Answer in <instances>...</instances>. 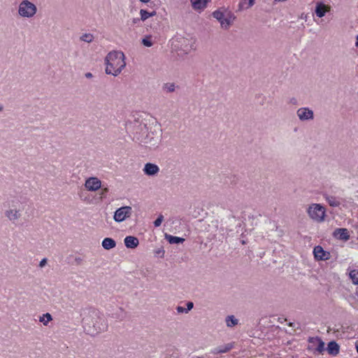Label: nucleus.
Segmentation results:
<instances>
[{
    "mask_svg": "<svg viewBox=\"0 0 358 358\" xmlns=\"http://www.w3.org/2000/svg\"><path fill=\"white\" fill-rule=\"evenodd\" d=\"M124 55L120 51H113L106 57V73L113 76H117L125 67Z\"/></svg>",
    "mask_w": 358,
    "mask_h": 358,
    "instance_id": "f257e3e1",
    "label": "nucleus"
},
{
    "mask_svg": "<svg viewBox=\"0 0 358 358\" xmlns=\"http://www.w3.org/2000/svg\"><path fill=\"white\" fill-rule=\"evenodd\" d=\"M108 192L106 187L101 185L99 179L91 177V201L98 202L105 197Z\"/></svg>",
    "mask_w": 358,
    "mask_h": 358,
    "instance_id": "f03ea898",
    "label": "nucleus"
},
{
    "mask_svg": "<svg viewBox=\"0 0 358 358\" xmlns=\"http://www.w3.org/2000/svg\"><path fill=\"white\" fill-rule=\"evenodd\" d=\"M36 12V6L29 0H23L19 4L18 14L22 17L31 18Z\"/></svg>",
    "mask_w": 358,
    "mask_h": 358,
    "instance_id": "7ed1b4c3",
    "label": "nucleus"
},
{
    "mask_svg": "<svg viewBox=\"0 0 358 358\" xmlns=\"http://www.w3.org/2000/svg\"><path fill=\"white\" fill-rule=\"evenodd\" d=\"M213 16L220 22L221 27L224 29L229 28L235 18L231 13H223L220 10L214 11Z\"/></svg>",
    "mask_w": 358,
    "mask_h": 358,
    "instance_id": "20e7f679",
    "label": "nucleus"
},
{
    "mask_svg": "<svg viewBox=\"0 0 358 358\" xmlns=\"http://www.w3.org/2000/svg\"><path fill=\"white\" fill-rule=\"evenodd\" d=\"M308 350L314 355H322L324 351V343L319 337H310L308 339Z\"/></svg>",
    "mask_w": 358,
    "mask_h": 358,
    "instance_id": "39448f33",
    "label": "nucleus"
},
{
    "mask_svg": "<svg viewBox=\"0 0 358 358\" xmlns=\"http://www.w3.org/2000/svg\"><path fill=\"white\" fill-rule=\"evenodd\" d=\"M93 328L94 333L97 334L101 331H103L106 327L107 324L105 320V318L103 315H101L98 310H93Z\"/></svg>",
    "mask_w": 358,
    "mask_h": 358,
    "instance_id": "423d86ee",
    "label": "nucleus"
},
{
    "mask_svg": "<svg viewBox=\"0 0 358 358\" xmlns=\"http://www.w3.org/2000/svg\"><path fill=\"white\" fill-rule=\"evenodd\" d=\"M309 216L314 220L322 222L325 215V209L320 204H313L308 210Z\"/></svg>",
    "mask_w": 358,
    "mask_h": 358,
    "instance_id": "0eeeda50",
    "label": "nucleus"
},
{
    "mask_svg": "<svg viewBox=\"0 0 358 358\" xmlns=\"http://www.w3.org/2000/svg\"><path fill=\"white\" fill-rule=\"evenodd\" d=\"M131 211L130 206L121 207L115 212L114 220L116 222H122L131 215Z\"/></svg>",
    "mask_w": 358,
    "mask_h": 358,
    "instance_id": "6e6552de",
    "label": "nucleus"
},
{
    "mask_svg": "<svg viewBox=\"0 0 358 358\" xmlns=\"http://www.w3.org/2000/svg\"><path fill=\"white\" fill-rule=\"evenodd\" d=\"M234 348V342L229 343L223 345H220L210 350L213 355H219L222 353H227Z\"/></svg>",
    "mask_w": 358,
    "mask_h": 358,
    "instance_id": "1a4fd4ad",
    "label": "nucleus"
},
{
    "mask_svg": "<svg viewBox=\"0 0 358 358\" xmlns=\"http://www.w3.org/2000/svg\"><path fill=\"white\" fill-rule=\"evenodd\" d=\"M313 253L315 258L317 260H326L329 259V253L324 251L320 245L314 248Z\"/></svg>",
    "mask_w": 358,
    "mask_h": 358,
    "instance_id": "9d476101",
    "label": "nucleus"
},
{
    "mask_svg": "<svg viewBox=\"0 0 358 358\" xmlns=\"http://www.w3.org/2000/svg\"><path fill=\"white\" fill-rule=\"evenodd\" d=\"M90 178L85 179V187L81 188L79 192L80 198L86 201L87 203L89 202L88 197L90 196Z\"/></svg>",
    "mask_w": 358,
    "mask_h": 358,
    "instance_id": "9b49d317",
    "label": "nucleus"
},
{
    "mask_svg": "<svg viewBox=\"0 0 358 358\" xmlns=\"http://www.w3.org/2000/svg\"><path fill=\"white\" fill-rule=\"evenodd\" d=\"M297 115L302 120L312 119L313 117V111L306 108H299L297 110Z\"/></svg>",
    "mask_w": 358,
    "mask_h": 358,
    "instance_id": "f8f14e48",
    "label": "nucleus"
},
{
    "mask_svg": "<svg viewBox=\"0 0 358 358\" xmlns=\"http://www.w3.org/2000/svg\"><path fill=\"white\" fill-rule=\"evenodd\" d=\"M143 171L146 175L153 176L159 172V169L156 164L147 163L144 166Z\"/></svg>",
    "mask_w": 358,
    "mask_h": 358,
    "instance_id": "ddd939ff",
    "label": "nucleus"
},
{
    "mask_svg": "<svg viewBox=\"0 0 358 358\" xmlns=\"http://www.w3.org/2000/svg\"><path fill=\"white\" fill-rule=\"evenodd\" d=\"M124 241L127 248L132 249L136 248L139 243L138 239L136 237L132 236H127Z\"/></svg>",
    "mask_w": 358,
    "mask_h": 358,
    "instance_id": "4468645a",
    "label": "nucleus"
},
{
    "mask_svg": "<svg viewBox=\"0 0 358 358\" xmlns=\"http://www.w3.org/2000/svg\"><path fill=\"white\" fill-rule=\"evenodd\" d=\"M334 236L341 239L347 241L350 238L349 232L347 229L339 228L336 229L334 232Z\"/></svg>",
    "mask_w": 358,
    "mask_h": 358,
    "instance_id": "2eb2a0df",
    "label": "nucleus"
},
{
    "mask_svg": "<svg viewBox=\"0 0 358 358\" xmlns=\"http://www.w3.org/2000/svg\"><path fill=\"white\" fill-rule=\"evenodd\" d=\"M190 2L195 10H202L207 5V0H190Z\"/></svg>",
    "mask_w": 358,
    "mask_h": 358,
    "instance_id": "dca6fc26",
    "label": "nucleus"
},
{
    "mask_svg": "<svg viewBox=\"0 0 358 358\" xmlns=\"http://www.w3.org/2000/svg\"><path fill=\"white\" fill-rule=\"evenodd\" d=\"M329 10V8L323 3H317L315 8V13L319 17H323L327 12Z\"/></svg>",
    "mask_w": 358,
    "mask_h": 358,
    "instance_id": "f3484780",
    "label": "nucleus"
},
{
    "mask_svg": "<svg viewBox=\"0 0 358 358\" xmlns=\"http://www.w3.org/2000/svg\"><path fill=\"white\" fill-rule=\"evenodd\" d=\"M327 350L330 355L336 356L339 353V345L335 341H331L329 343Z\"/></svg>",
    "mask_w": 358,
    "mask_h": 358,
    "instance_id": "a211bd4d",
    "label": "nucleus"
},
{
    "mask_svg": "<svg viewBox=\"0 0 358 358\" xmlns=\"http://www.w3.org/2000/svg\"><path fill=\"white\" fill-rule=\"evenodd\" d=\"M6 216L12 222H15L20 217V213L17 210L10 209L6 212Z\"/></svg>",
    "mask_w": 358,
    "mask_h": 358,
    "instance_id": "6ab92c4d",
    "label": "nucleus"
},
{
    "mask_svg": "<svg viewBox=\"0 0 358 358\" xmlns=\"http://www.w3.org/2000/svg\"><path fill=\"white\" fill-rule=\"evenodd\" d=\"M116 245L115 241L110 238H106L102 241V246L106 250H110L115 248Z\"/></svg>",
    "mask_w": 358,
    "mask_h": 358,
    "instance_id": "aec40b11",
    "label": "nucleus"
},
{
    "mask_svg": "<svg viewBox=\"0 0 358 358\" xmlns=\"http://www.w3.org/2000/svg\"><path fill=\"white\" fill-rule=\"evenodd\" d=\"M166 238L171 244L181 243H183L185 241L183 238L173 236L171 235H166Z\"/></svg>",
    "mask_w": 358,
    "mask_h": 358,
    "instance_id": "412c9836",
    "label": "nucleus"
},
{
    "mask_svg": "<svg viewBox=\"0 0 358 358\" xmlns=\"http://www.w3.org/2000/svg\"><path fill=\"white\" fill-rule=\"evenodd\" d=\"M155 15H156L155 11H152V12L150 13L143 9H141L140 10L141 20L143 21H145L147 19H148L150 17H152Z\"/></svg>",
    "mask_w": 358,
    "mask_h": 358,
    "instance_id": "4be33fe9",
    "label": "nucleus"
},
{
    "mask_svg": "<svg viewBox=\"0 0 358 358\" xmlns=\"http://www.w3.org/2000/svg\"><path fill=\"white\" fill-rule=\"evenodd\" d=\"M255 0H241L239 3V7L241 9H248L253 6Z\"/></svg>",
    "mask_w": 358,
    "mask_h": 358,
    "instance_id": "5701e85b",
    "label": "nucleus"
},
{
    "mask_svg": "<svg viewBox=\"0 0 358 358\" xmlns=\"http://www.w3.org/2000/svg\"><path fill=\"white\" fill-rule=\"evenodd\" d=\"M52 320V315L48 313L43 314L42 316L39 317V321L45 326L48 325L49 322H50Z\"/></svg>",
    "mask_w": 358,
    "mask_h": 358,
    "instance_id": "b1692460",
    "label": "nucleus"
},
{
    "mask_svg": "<svg viewBox=\"0 0 358 358\" xmlns=\"http://www.w3.org/2000/svg\"><path fill=\"white\" fill-rule=\"evenodd\" d=\"M227 325L228 327H234L238 323V320L233 316H228L226 319Z\"/></svg>",
    "mask_w": 358,
    "mask_h": 358,
    "instance_id": "393cba45",
    "label": "nucleus"
},
{
    "mask_svg": "<svg viewBox=\"0 0 358 358\" xmlns=\"http://www.w3.org/2000/svg\"><path fill=\"white\" fill-rule=\"evenodd\" d=\"M350 277L352 282L355 285H358V270H352L350 273Z\"/></svg>",
    "mask_w": 358,
    "mask_h": 358,
    "instance_id": "a878e982",
    "label": "nucleus"
},
{
    "mask_svg": "<svg viewBox=\"0 0 358 358\" xmlns=\"http://www.w3.org/2000/svg\"><path fill=\"white\" fill-rule=\"evenodd\" d=\"M142 43L146 47H151L152 45L150 36L144 38L142 41Z\"/></svg>",
    "mask_w": 358,
    "mask_h": 358,
    "instance_id": "bb28decb",
    "label": "nucleus"
},
{
    "mask_svg": "<svg viewBox=\"0 0 358 358\" xmlns=\"http://www.w3.org/2000/svg\"><path fill=\"white\" fill-rule=\"evenodd\" d=\"M164 220L163 215H160L157 220L154 222L155 227H159Z\"/></svg>",
    "mask_w": 358,
    "mask_h": 358,
    "instance_id": "cd10ccee",
    "label": "nucleus"
},
{
    "mask_svg": "<svg viewBox=\"0 0 358 358\" xmlns=\"http://www.w3.org/2000/svg\"><path fill=\"white\" fill-rule=\"evenodd\" d=\"M164 89L167 91V92H173L174 90H175V85L174 84H170V83H167L164 85Z\"/></svg>",
    "mask_w": 358,
    "mask_h": 358,
    "instance_id": "c85d7f7f",
    "label": "nucleus"
},
{
    "mask_svg": "<svg viewBox=\"0 0 358 358\" xmlns=\"http://www.w3.org/2000/svg\"><path fill=\"white\" fill-rule=\"evenodd\" d=\"M89 38H90V34H85L82 36H80V40L83 41L85 42L90 43Z\"/></svg>",
    "mask_w": 358,
    "mask_h": 358,
    "instance_id": "c756f323",
    "label": "nucleus"
},
{
    "mask_svg": "<svg viewBox=\"0 0 358 358\" xmlns=\"http://www.w3.org/2000/svg\"><path fill=\"white\" fill-rule=\"evenodd\" d=\"M47 263V259L46 258H43V259H41V261L39 263V266L41 268H43V266H45V265Z\"/></svg>",
    "mask_w": 358,
    "mask_h": 358,
    "instance_id": "7c9ffc66",
    "label": "nucleus"
},
{
    "mask_svg": "<svg viewBox=\"0 0 358 358\" xmlns=\"http://www.w3.org/2000/svg\"><path fill=\"white\" fill-rule=\"evenodd\" d=\"M187 308L186 309V313L188 310H190L193 308V303L192 302H188L187 303Z\"/></svg>",
    "mask_w": 358,
    "mask_h": 358,
    "instance_id": "2f4dec72",
    "label": "nucleus"
},
{
    "mask_svg": "<svg viewBox=\"0 0 358 358\" xmlns=\"http://www.w3.org/2000/svg\"><path fill=\"white\" fill-rule=\"evenodd\" d=\"M177 310L178 313H183V312L186 313V310L183 307H181V306H178Z\"/></svg>",
    "mask_w": 358,
    "mask_h": 358,
    "instance_id": "473e14b6",
    "label": "nucleus"
},
{
    "mask_svg": "<svg viewBox=\"0 0 358 358\" xmlns=\"http://www.w3.org/2000/svg\"><path fill=\"white\" fill-rule=\"evenodd\" d=\"M330 205L331 206H338V202H334V203H330Z\"/></svg>",
    "mask_w": 358,
    "mask_h": 358,
    "instance_id": "72a5a7b5",
    "label": "nucleus"
},
{
    "mask_svg": "<svg viewBox=\"0 0 358 358\" xmlns=\"http://www.w3.org/2000/svg\"><path fill=\"white\" fill-rule=\"evenodd\" d=\"M85 77L87 78H90V72H87L85 74Z\"/></svg>",
    "mask_w": 358,
    "mask_h": 358,
    "instance_id": "f704fd0d",
    "label": "nucleus"
},
{
    "mask_svg": "<svg viewBox=\"0 0 358 358\" xmlns=\"http://www.w3.org/2000/svg\"><path fill=\"white\" fill-rule=\"evenodd\" d=\"M355 45L358 48V35L357 36V38H356Z\"/></svg>",
    "mask_w": 358,
    "mask_h": 358,
    "instance_id": "c9c22d12",
    "label": "nucleus"
},
{
    "mask_svg": "<svg viewBox=\"0 0 358 358\" xmlns=\"http://www.w3.org/2000/svg\"><path fill=\"white\" fill-rule=\"evenodd\" d=\"M141 1L143 2V3H148L149 2L150 0H140Z\"/></svg>",
    "mask_w": 358,
    "mask_h": 358,
    "instance_id": "e433bc0d",
    "label": "nucleus"
},
{
    "mask_svg": "<svg viewBox=\"0 0 358 358\" xmlns=\"http://www.w3.org/2000/svg\"><path fill=\"white\" fill-rule=\"evenodd\" d=\"M138 20H138V18H136V19H134V20H133V21H134V23H136V22H138Z\"/></svg>",
    "mask_w": 358,
    "mask_h": 358,
    "instance_id": "4c0bfd02",
    "label": "nucleus"
},
{
    "mask_svg": "<svg viewBox=\"0 0 358 358\" xmlns=\"http://www.w3.org/2000/svg\"><path fill=\"white\" fill-rule=\"evenodd\" d=\"M356 349H357V353H358V343H357V344H356Z\"/></svg>",
    "mask_w": 358,
    "mask_h": 358,
    "instance_id": "58836bf2",
    "label": "nucleus"
},
{
    "mask_svg": "<svg viewBox=\"0 0 358 358\" xmlns=\"http://www.w3.org/2000/svg\"><path fill=\"white\" fill-rule=\"evenodd\" d=\"M2 110H3V106H0V111H1Z\"/></svg>",
    "mask_w": 358,
    "mask_h": 358,
    "instance_id": "ea45409f",
    "label": "nucleus"
},
{
    "mask_svg": "<svg viewBox=\"0 0 358 358\" xmlns=\"http://www.w3.org/2000/svg\"><path fill=\"white\" fill-rule=\"evenodd\" d=\"M197 358H199V357H197Z\"/></svg>",
    "mask_w": 358,
    "mask_h": 358,
    "instance_id": "a19ab883",
    "label": "nucleus"
}]
</instances>
